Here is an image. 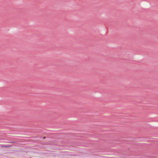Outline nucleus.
Here are the masks:
<instances>
[{"label": "nucleus", "mask_w": 158, "mask_h": 158, "mask_svg": "<svg viewBox=\"0 0 158 158\" xmlns=\"http://www.w3.org/2000/svg\"><path fill=\"white\" fill-rule=\"evenodd\" d=\"M2 147H10V146H2Z\"/></svg>", "instance_id": "1"}]
</instances>
